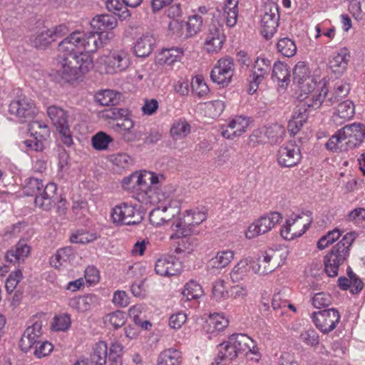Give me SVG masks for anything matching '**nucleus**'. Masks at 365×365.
<instances>
[{
	"label": "nucleus",
	"instance_id": "1",
	"mask_svg": "<svg viewBox=\"0 0 365 365\" xmlns=\"http://www.w3.org/2000/svg\"><path fill=\"white\" fill-rule=\"evenodd\" d=\"M163 179V175H160ZM160 176L150 171L143 170L134 173L124 178L123 187L125 190H130L134 197L140 203L145 205H158L164 203V194L159 190Z\"/></svg>",
	"mask_w": 365,
	"mask_h": 365
},
{
	"label": "nucleus",
	"instance_id": "2",
	"mask_svg": "<svg viewBox=\"0 0 365 365\" xmlns=\"http://www.w3.org/2000/svg\"><path fill=\"white\" fill-rule=\"evenodd\" d=\"M93 67L90 55H73L61 58L57 63L54 80L61 83H73L81 78Z\"/></svg>",
	"mask_w": 365,
	"mask_h": 365
},
{
	"label": "nucleus",
	"instance_id": "3",
	"mask_svg": "<svg viewBox=\"0 0 365 365\" xmlns=\"http://www.w3.org/2000/svg\"><path fill=\"white\" fill-rule=\"evenodd\" d=\"M130 66V56L125 48L113 49L96 59V68L99 72L108 75L123 73Z\"/></svg>",
	"mask_w": 365,
	"mask_h": 365
},
{
	"label": "nucleus",
	"instance_id": "4",
	"mask_svg": "<svg viewBox=\"0 0 365 365\" xmlns=\"http://www.w3.org/2000/svg\"><path fill=\"white\" fill-rule=\"evenodd\" d=\"M353 240L352 234H346L325 255L324 259V271L329 277H335L338 275L339 267L344 263L349 255V247Z\"/></svg>",
	"mask_w": 365,
	"mask_h": 365
},
{
	"label": "nucleus",
	"instance_id": "5",
	"mask_svg": "<svg viewBox=\"0 0 365 365\" xmlns=\"http://www.w3.org/2000/svg\"><path fill=\"white\" fill-rule=\"evenodd\" d=\"M207 217V214L204 208L196 207L186 210L182 218L172 224L171 230L173 233L170 239L175 240L181 235H188L192 231V227L199 225Z\"/></svg>",
	"mask_w": 365,
	"mask_h": 365
},
{
	"label": "nucleus",
	"instance_id": "6",
	"mask_svg": "<svg viewBox=\"0 0 365 365\" xmlns=\"http://www.w3.org/2000/svg\"><path fill=\"white\" fill-rule=\"evenodd\" d=\"M298 98L301 102L303 108L317 109L320 108L323 103L326 106V100L327 99L329 88L326 83L321 84L311 82L310 84L303 86L300 90Z\"/></svg>",
	"mask_w": 365,
	"mask_h": 365
},
{
	"label": "nucleus",
	"instance_id": "7",
	"mask_svg": "<svg viewBox=\"0 0 365 365\" xmlns=\"http://www.w3.org/2000/svg\"><path fill=\"white\" fill-rule=\"evenodd\" d=\"M282 215L277 211L265 213L255 220L247 228L245 236L247 240L255 239L269 232L282 221Z\"/></svg>",
	"mask_w": 365,
	"mask_h": 365
},
{
	"label": "nucleus",
	"instance_id": "8",
	"mask_svg": "<svg viewBox=\"0 0 365 365\" xmlns=\"http://www.w3.org/2000/svg\"><path fill=\"white\" fill-rule=\"evenodd\" d=\"M311 220L304 215L292 214L282 225L281 236L287 240H292L301 237L309 228Z\"/></svg>",
	"mask_w": 365,
	"mask_h": 365
},
{
	"label": "nucleus",
	"instance_id": "9",
	"mask_svg": "<svg viewBox=\"0 0 365 365\" xmlns=\"http://www.w3.org/2000/svg\"><path fill=\"white\" fill-rule=\"evenodd\" d=\"M279 6L274 1H267L263 6L260 26L262 36L269 40L277 31L279 21Z\"/></svg>",
	"mask_w": 365,
	"mask_h": 365
},
{
	"label": "nucleus",
	"instance_id": "10",
	"mask_svg": "<svg viewBox=\"0 0 365 365\" xmlns=\"http://www.w3.org/2000/svg\"><path fill=\"white\" fill-rule=\"evenodd\" d=\"M235 67L234 59L230 56L220 58L210 73L211 80L222 87L227 86L232 81Z\"/></svg>",
	"mask_w": 365,
	"mask_h": 365
},
{
	"label": "nucleus",
	"instance_id": "11",
	"mask_svg": "<svg viewBox=\"0 0 365 365\" xmlns=\"http://www.w3.org/2000/svg\"><path fill=\"white\" fill-rule=\"evenodd\" d=\"M9 112L20 123L33 119L38 113V108L31 99L22 97L13 100L9 106Z\"/></svg>",
	"mask_w": 365,
	"mask_h": 365
},
{
	"label": "nucleus",
	"instance_id": "12",
	"mask_svg": "<svg viewBox=\"0 0 365 365\" xmlns=\"http://www.w3.org/2000/svg\"><path fill=\"white\" fill-rule=\"evenodd\" d=\"M110 217L114 224L126 225L138 224L143 219L138 210L126 202L115 205L112 209Z\"/></svg>",
	"mask_w": 365,
	"mask_h": 365
},
{
	"label": "nucleus",
	"instance_id": "13",
	"mask_svg": "<svg viewBox=\"0 0 365 365\" xmlns=\"http://www.w3.org/2000/svg\"><path fill=\"white\" fill-rule=\"evenodd\" d=\"M30 138L22 142L27 151H42L44 148L43 142L49 136L48 127L39 121H33L29 125Z\"/></svg>",
	"mask_w": 365,
	"mask_h": 365
},
{
	"label": "nucleus",
	"instance_id": "14",
	"mask_svg": "<svg viewBox=\"0 0 365 365\" xmlns=\"http://www.w3.org/2000/svg\"><path fill=\"white\" fill-rule=\"evenodd\" d=\"M114 37L113 32L89 31L82 32L81 43L83 53H95L106 46Z\"/></svg>",
	"mask_w": 365,
	"mask_h": 365
},
{
	"label": "nucleus",
	"instance_id": "15",
	"mask_svg": "<svg viewBox=\"0 0 365 365\" xmlns=\"http://www.w3.org/2000/svg\"><path fill=\"white\" fill-rule=\"evenodd\" d=\"M226 40L223 26L212 22L204 34L203 48L209 54H215L220 51Z\"/></svg>",
	"mask_w": 365,
	"mask_h": 365
},
{
	"label": "nucleus",
	"instance_id": "16",
	"mask_svg": "<svg viewBox=\"0 0 365 365\" xmlns=\"http://www.w3.org/2000/svg\"><path fill=\"white\" fill-rule=\"evenodd\" d=\"M312 322L323 334H329L339 324L341 315L336 309L331 308L314 312L312 315Z\"/></svg>",
	"mask_w": 365,
	"mask_h": 365
},
{
	"label": "nucleus",
	"instance_id": "17",
	"mask_svg": "<svg viewBox=\"0 0 365 365\" xmlns=\"http://www.w3.org/2000/svg\"><path fill=\"white\" fill-rule=\"evenodd\" d=\"M339 130L346 150L359 146L365 138V126L361 123L346 125Z\"/></svg>",
	"mask_w": 365,
	"mask_h": 365
},
{
	"label": "nucleus",
	"instance_id": "18",
	"mask_svg": "<svg viewBox=\"0 0 365 365\" xmlns=\"http://www.w3.org/2000/svg\"><path fill=\"white\" fill-rule=\"evenodd\" d=\"M271 68V62L269 59L259 56L257 58L252 69V74L250 76L248 93L254 94L259 85L269 75Z\"/></svg>",
	"mask_w": 365,
	"mask_h": 365
},
{
	"label": "nucleus",
	"instance_id": "19",
	"mask_svg": "<svg viewBox=\"0 0 365 365\" xmlns=\"http://www.w3.org/2000/svg\"><path fill=\"white\" fill-rule=\"evenodd\" d=\"M300 149L294 143L289 142L281 146L277 152V162L281 167L292 168L300 162Z\"/></svg>",
	"mask_w": 365,
	"mask_h": 365
},
{
	"label": "nucleus",
	"instance_id": "20",
	"mask_svg": "<svg viewBox=\"0 0 365 365\" xmlns=\"http://www.w3.org/2000/svg\"><path fill=\"white\" fill-rule=\"evenodd\" d=\"M251 123L249 117L236 115L228 122L226 128H222V136L228 140L238 138L246 132Z\"/></svg>",
	"mask_w": 365,
	"mask_h": 365
},
{
	"label": "nucleus",
	"instance_id": "21",
	"mask_svg": "<svg viewBox=\"0 0 365 365\" xmlns=\"http://www.w3.org/2000/svg\"><path fill=\"white\" fill-rule=\"evenodd\" d=\"M42 334L41 322H36L31 326L28 327L19 341L21 349L24 352L29 351L31 348L41 342Z\"/></svg>",
	"mask_w": 365,
	"mask_h": 365
},
{
	"label": "nucleus",
	"instance_id": "22",
	"mask_svg": "<svg viewBox=\"0 0 365 365\" xmlns=\"http://www.w3.org/2000/svg\"><path fill=\"white\" fill-rule=\"evenodd\" d=\"M81 36V31H76L71 33L58 44V51L66 56L87 55L82 51Z\"/></svg>",
	"mask_w": 365,
	"mask_h": 365
},
{
	"label": "nucleus",
	"instance_id": "23",
	"mask_svg": "<svg viewBox=\"0 0 365 365\" xmlns=\"http://www.w3.org/2000/svg\"><path fill=\"white\" fill-rule=\"evenodd\" d=\"M57 191V185L54 182H48L36 195L34 199V205L36 207L44 211H49L55 203V195Z\"/></svg>",
	"mask_w": 365,
	"mask_h": 365
},
{
	"label": "nucleus",
	"instance_id": "24",
	"mask_svg": "<svg viewBox=\"0 0 365 365\" xmlns=\"http://www.w3.org/2000/svg\"><path fill=\"white\" fill-rule=\"evenodd\" d=\"M235 253L230 249L216 252L207 263V270L210 272H220L226 268L235 259Z\"/></svg>",
	"mask_w": 365,
	"mask_h": 365
},
{
	"label": "nucleus",
	"instance_id": "25",
	"mask_svg": "<svg viewBox=\"0 0 365 365\" xmlns=\"http://www.w3.org/2000/svg\"><path fill=\"white\" fill-rule=\"evenodd\" d=\"M182 271L181 263L173 257L159 258L155 264V272L162 277H171L180 274Z\"/></svg>",
	"mask_w": 365,
	"mask_h": 365
},
{
	"label": "nucleus",
	"instance_id": "26",
	"mask_svg": "<svg viewBox=\"0 0 365 365\" xmlns=\"http://www.w3.org/2000/svg\"><path fill=\"white\" fill-rule=\"evenodd\" d=\"M178 213H179L178 208H172L170 205H167L163 203L150 212L149 220L153 225L160 227L169 222Z\"/></svg>",
	"mask_w": 365,
	"mask_h": 365
},
{
	"label": "nucleus",
	"instance_id": "27",
	"mask_svg": "<svg viewBox=\"0 0 365 365\" xmlns=\"http://www.w3.org/2000/svg\"><path fill=\"white\" fill-rule=\"evenodd\" d=\"M135 122L131 118V113L126 117L120 119L113 127V130L120 134L123 140L127 143L134 142L137 139V135L133 130Z\"/></svg>",
	"mask_w": 365,
	"mask_h": 365
},
{
	"label": "nucleus",
	"instance_id": "28",
	"mask_svg": "<svg viewBox=\"0 0 365 365\" xmlns=\"http://www.w3.org/2000/svg\"><path fill=\"white\" fill-rule=\"evenodd\" d=\"M349 58V49L346 47L340 48L329 60V66L331 72L338 75L342 74L347 68Z\"/></svg>",
	"mask_w": 365,
	"mask_h": 365
},
{
	"label": "nucleus",
	"instance_id": "29",
	"mask_svg": "<svg viewBox=\"0 0 365 365\" xmlns=\"http://www.w3.org/2000/svg\"><path fill=\"white\" fill-rule=\"evenodd\" d=\"M229 323V319L223 313H212L209 315L203 329L208 334H217L223 331Z\"/></svg>",
	"mask_w": 365,
	"mask_h": 365
},
{
	"label": "nucleus",
	"instance_id": "30",
	"mask_svg": "<svg viewBox=\"0 0 365 365\" xmlns=\"http://www.w3.org/2000/svg\"><path fill=\"white\" fill-rule=\"evenodd\" d=\"M99 304V298L96 294H86L71 298L68 306L78 312H86Z\"/></svg>",
	"mask_w": 365,
	"mask_h": 365
},
{
	"label": "nucleus",
	"instance_id": "31",
	"mask_svg": "<svg viewBox=\"0 0 365 365\" xmlns=\"http://www.w3.org/2000/svg\"><path fill=\"white\" fill-rule=\"evenodd\" d=\"M156 43V38L150 33L143 34L134 45V53L138 57H147L153 51Z\"/></svg>",
	"mask_w": 365,
	"mask_h": 365
},
{
	"label": "nucleus",
	"instance_id": "32",
	"mask_svg": "<svg viewBox=\"0 0 365 365\" xmlns=\"http://www.w3.org/2000/svg\"><path fill=\"white\" fill-rule=\"evenodd\" d=\"M184 56V49L181 47H172L162 49L157 55L155 61L159 65L172 66L181 61Z\"/></svg>",
	"mask_w": 365,
	"mask_h": 365
},
{
	"label": "nucleus",
	"instance_id": "33",
	"mask_svg": "<svg viewBox=\"0 0 365 365\" xmlns=\"http://www.w3.org/2000/svg\"><path fill=\"white\" fill-rule=\"evenodd\" d=\"M355 114V106L350 100H346L338 104L333 113V120L336 124H342L352 119Z\"/></svg>",
	"mask_w": 365,
	"mask_h": 365
},
{
	"label": "nucleus",
	"instance_id": "34",
	"mask_svg": "<svg viewBox=\"0 0 365 365\" xmlns=\"http://www.w3.org/2000/svg\"><path fill=\"white\" fill-rule=\"evenodd\" d=\"M229 336L227 341H225L217 346V354L215 358V362L220 365L224 362L231 361L238 356L237 351Z\"/></svg>",
	"mask_w": 365,
	"mask_h": 365
},
{
	"label": "nucleus",
	"instance_id": "35",
	"mask_svg": "<svg viewBox=\"0 0 365 365\" xmlns=\"http://www.w3.org/2000/svg\"><path fill=\"white\" fill-rule=\"evenodd\" d=\"M73 250L71 247L61 248L50 258V264L55 269L66 267L74 259Z\"/></svg>",
	"mask_w": 365,
	"mask_h": 365
},
{
	"label": "nucleus",
	"instance_id": "36",
	"mask_svg": "<svg viewBox=\"0 0 365 365\" xmlns=\"http://www.w3.org/2000/svg\"><path fill=\"white\" fill-rule=\"evenodd\" d=\"M230 337L232 340L231 343L233 344L237 354H244L246 357H249V352L257 344L255 341L247 334H235L230 336Z\"/></svg>",
	"mask_w": 365,
	"mask_h": 365
},
{
	"label": "nucleus",
	"instance_id": "37",
	"mask_svg": "<svg viewBox=\"0 0 365 365\" xmlns=\"http://www.w3.org/2000/svg\"><path fill=\"white\" fill-rule=\"evenodd\" d=\"M307 108L302 106H297L288 122L287 129L290 134L294 136L298 133L307 122Z\"/></svg>",
	"mask_w": 365,
	"mask_h": 365
},
{
	"label": "nucleus",
	"instance_id": "38",
	"mask_svg": "<svg viewBox=\"0 0 365 365\" xmlns=\"http://www.w3.org/2000/svg\"><path fill=\"white\" fill-rule=\"evenodd\" d=\"M293 78L294 83L299 86L300 90L303 86L310 84L311 82L317 81L310 76V70L308 66L303 61H299L293 70Z\"/></svg>",
	"mask_w": 365,
	"mask_h": 365
},
{
	"label": "nucleus",
	"instance_id": "39",
	"mask_svg": "<svg viewBox=\"0 0 365 365\" xmlns=\"http://www.w3.org/2000/svg\"><path fill=\"white\" fill-rule=\"evenodd\" d=\"M182 362V352L175 348L164 349L157 358V365H181Z\"/></svg>",
	"mask_w": 365,
	"mask_h": 365
},
{
	"label": "nucleus",
	"instance_id": "40",
	"mask_svg": "<svg viewBox=\"0 0 365 365\" xmlns=\"http://www.w3.org/2000/svg\"><path fill=\"white\" fill-rule=\"evenodd\" d=\"M47 114L57 130L68 126V113L62 108L50 106L47 108Z\"/></svg>",
	"mask_w": 365,
	"mask_h": 365
},
{
	"label": "nucleus",
	"instance_id": "41",
	"mask_svg": "<svg viewBox=\"0 0 365 365\" xmlns=\"http://www.w3.org/2000/svg\"><path fill=\"white\" fill-rule=\"evenodd\" d=\"M117 24L115 17L108 14L96 16L91 21V26L96 31L102 32H107V30H113L116 27Z\"/></svg>",
	"mask_w": 365,
	"mask_h": 365
},
{
	"label": "nucleus",
	"instance_id": "42",
	"mask_svg": "<svg viewBox=\"0 0 365 365\" xmlns=\"http://www.w3.org/2000/svg\"><path fill=\"white\" fill-rule=\"evenodd\" d=\"M30 252V247L24 242L19 241L14 247L8 250L6 254V259L11 263H19L24 261Z\"/></svg>",
	"mask_w": 365,
	"mask_h": 365
},
{
	"label": "nucleus",
	"instance_id": "43",
	"mask_svg": "<svg viewBox=\"0 0 365 365\" xmlns=\"http://www.w3.org/2000/svg\"><path fill=\"white\" fill-rule=\"evenodd\" d=\"M121 93L110 89H105L98 91L95 95V100L103 106H115L119 103Z\"/></svg>",
	"mask_w": 365,
	"mask_h": 365
},
{
	"label": "nucleus",
	"instance_id": "44",
	"mask_svg": "<svg viewBox=\"0 0 365 365\" xmlns=\"http://www.w3.org/2000/svg\"><path fill=\"white\" fill-rule=\"evenodd\" d=\"M252 268L251 261L247 259H240L232 269L230 275L233 282H240L244 280Z\"/></svg>",
	"mask_w": 365,
	"mask_h": 365
},
{
	"label": "nucleus",
	"instance_id": "45",
	"mask_svg": "<svg viewBox=\"0 0 365 365\" xmlns=\"http://www.w3.org/2000/svg\"><path fill=\"white\" fill-rule=\"evenodd\" d=\"M272 307L276 312L280 311L282 315L286 313L287 309L293 312H297V308L294 304L289 302L284 292H279L273 295Z\"/></svg>",
	"mask_w": 365,
	"mask_h": 365
},
{
	"label": "nucleus",
	"instance_id": "46",
	"mask_svg": "<svg viewBox=\"0 0 365 365\" xmlns=\"http://www.w3.org/2000/svg\"><path fill=\"white\" fill-rule=\"evenodd\" d=\"M238 0H225L222 16L226 24L232 27L237 24L238 16Z\"/></svg>",
	"mask_w": 365,
	"mask_h": 365
},
{
	"label": "nucleus",
	"instance_id": "47",
	"mask_svg": "<svg viewBox=\"0 0 365 365\" xmlns=\"http://www.w3.org/2000/svg\"><path fill=\"white\" fill-rule=\"evenodd\" d=\"M191 127L184 118L173 122L170 130V136L175 140H182L190 133Z\"/></svg>",
	"mask_w": 365,
	"mask_h": 365
},
{
	"label": "nucleus",
	"instance_id": "48",
	"mask_svg": "<svg viewBox=\"0 0 365 365\" xmlns=\"http://www.w3.org/2000/svg\"><path fill=\"white\" fill-rule=\"evenodd\" d=\"M272 78L279 83H282L280 86L283 87L287 85L290 78V71L288 65L285 63L277 61L274 64Z\"/></svg>",
	"mask_w": 365,
	"mask_h": 365
},
{
	"label": "nucleus",
	"instance_id": "49",
	"mask_svg": "<svg viewBox=\"0 0 365 365\" xmlns=\"http://www.w3.org/2000/svg\"><path fill=\"white\" fill-rule=\"evenodd\" d=\"M349 91L350 87L349 84L343 82L336 83L334 89L328 93L327 99L326 100V106H331L334 103L339 101L340 98L346 96Z\"/></svg>",
	"mask_w": 365,
	"mask_h": 365
},
{
	"label": "nucleus",
	"instance_id": "50",
	"mask_svg": "<svg viewBox=\"0 0 365 365\" xmlns=\"http://www.w3.org/2000/svg\"><path fill=\"white\" fill-rule=\"evenodd\" d=\"M108 356V346L106 342L100 341L95 344L91 354V361L96 365H106Z\"/></svg>",
	"mask_w": 365,
	"mask_h": 365
},
{
	"label": "nucleus",
	"instance_id": "51",
	"mask_svg": "<svg viewBox=\"0 0 365 365\" xmlns=\"http://www.w3.org/2000/svg\"><path fill=\"white\" fill-rule=\"evenodd\" d=\"M106 6L110 12L118 16L121 21L126 20L130 16V13L123 1L107 0L106 1Z\"/></svg>",
	"mask_w": 365,
	"mask_h": 365
},
{
	"label": "nucleus",
	"instance_id": "52",
	"mask_svg": "<svg viewBox=\"0 0 365 365\" xmlns=\"http://www.w3.org/2000/svg\"><path fill=\"white\" fill-rule=\"evenodd\" d=\"M182 294L187 300L190 301L200 298L204 291L200 283L192 279L185 284Z\"/></svg>",
	"mask_w": 365,
	"mask_h": 365
},
{
	"label": "nucleus",
	"instance_id": "53",
	"mask_svg": "<svg viewBox=\"0 0 365 365\" xmlns=\"http://www.w3.org/2000/svg\"><path fill=\"white\" fill-rule=\"evenodd\" d=\"M277 49L279 53L286 57L294 56L297 51L295 41L288 37L280 38L277 43Z\"/></svg>",
	"mask_w": 365,
	"mask_h": 365
},
{
	"label": "nucleus",
	"instance_id": "54",
	"mask_svg": "<svg viewBox=\"0 0 365 365\" xmlns=\"http://www.w3.org/2000/svg\"><path fill=\"white\" fill-rule=\"evenodd\" d=\"M43 187V180L30 177L24 180L22 190L24 194L26 196L36 197Z\"/></svg>",
	"mask_w": 365,
	"mask_h": 365
},
{
	"label": "nucleus",
	"instance_id": "55",
	"mask_svg": "<svg viewBox=\"0 0 365 365\" xmlns=\"http://www.w3.org/2000/svg\"><path fill=\"white\" fill-rule=\"evenodd\" d=\"M251 265L253 272L259 275L267 274L274 269L271 262L265 258L264 252L262 254V257H258L256 261H253Z\"/></svg>",
	"mask_w": 365,
	"mask_h": 365
},
{
	"label": "nucleus",
	"instance_id": "56",
	"mask_svg": "<svg viewBox=\"0 0 365 365\" xmlns=\"http://www.w3.org/2000/svg\"><path fill=\"white\" fill-rule=\"evenodd\" d=\"M265 258L274 266V269L282 266L287 257V251L285 250H269L264 252Z\"/></svg>",
	"mask_w": 365,
	"mask_h": 365
},
{
	"label": "nucleus",
	"instance_id": "57",
	"mask_svg": "<svg viewBox=\"0 0 365 365\" xmlns=\"http://www.w3.org/2000/svg\"><path fill=\"white\" fill-rule=\"evenodd\" d=\"M191 88L192 91L199 98L206 96L210 92V88L202 75H197L192 78Z\"/></svg>",
	"mask_w": 365,
	"mask_h": 365
},
{
	"label": "nucleus",
	"instance_id": "58",
	"mask_svg": "<svg viewBox=\"0 0 365 365\" xmlns=\"http://www.w3.org/2000/svg\"><path fill=\"white\" fill-rule=\"evenodd\" d=\"M125 321V315L123 312L120 311H115L109 313L103 318V322L107 327H111L115 329L124 325Z\"/></svg>",
	"mask_w": 365,
	"mask_h": 365
},
{
	"label": "nucleus",
	"instance_id": "59",
	"mask_svg": "<svg viewBox=\"0 0 365 365\" xmlns=\"http://www.w3.org/2000/svg\"><path fill=\"white\" fill-rule=\"evenodd\" d=\"M113 138L103 131L98 132L91 138L92 145L97 150H105L108 148Z\"/></svg>",
	"mask_w": 365,
	"mask_h": 365
},
{
	"label": "nucleus",
	"instance_id": "60",
	"mask_svg": "<svg viewBox=\"0 0 365 365\" xmlns=\"http://www.w3.org/2000/svg\"><path fill=\"white\" fill-rule=\"evenodd\" d=\"M98 236L96 233L89 232L85 230H76L70 236L71 243L87 244L96 240Z\"/></svg>",
	"mask_w": 365,
	"mask_h": 365
},
{
	"label": "nucleus",
	"instance_id": "61",
	"mask_svg": "<svg viewBox=\"0 0 365 365\" xmlns=\"http://www.w3.org/2000/svg\"><path fill=\"white\" fill-rule=\"evenodd\" d=\"M203 19L198 14L189 16L186 24V36L192 37L198 34L202 26Z\"/></svg>",
	"mask_w": 365,
	"mask_h": 365
},
{
	"label": "nucleus",
	"instance_id": "62",
	"mask_svg": "<svg viewBox=\"0 0 365 365\" xmlns=\"http://www.w3.org/2000/svg\"><path fill=\"white\" fill-rule=\"evenodd\" d=\"M205 106L207 115L212 118L219 117L225 108V102L221 100L206 102Z\"/></svg>",
	"mask_w": 365,
	"mask_h": 365
},
{
	"label": "nucleus",
	"instance_id": "63",
	"mask_svg": "<svg viewBox=\"0 0 365 365\" xmlns=\"http://www.w3.org/2000/svg\"><path fill=\"white\" fill-rule=\"evenodd\" d=\"M71 324V317L68 314H61L53 317L51 327L57 331H67Z\"/></svg>",
	"mask_w": 365,
	"mask_h": 365
},
{
	"label": "nucleus",
	"instance_id": "64",
	"mask_svg": "<svg viewBox=\"0 0 365 365\" xmlns=\"http://www.w3.org/2000/svg\"><path fill=\"white\" fill-rule=\"evenodd\" d=\"M177 239L180 240L175 249L177 253H190L194 250L196 243L193 238L187 237V235H181Z\"/></svg>",
	"mask_w": 365,
	"mask_h": 365
}]
</instances>
